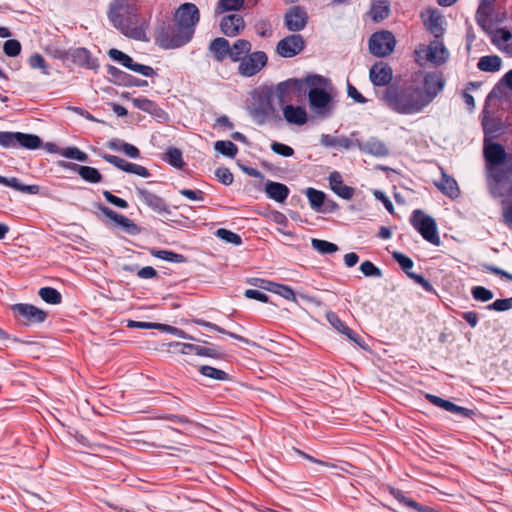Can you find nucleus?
<instances>
[{"label":"nucleus","mask_w":512,"mask_h":512,"mask_svg":"<svg viewBox=\"0 0 512 512\" xmlns=\"http://www.w3.org/2000/svg\"><path fill=\"white\" fill-rule=\"evenodd\" d=\"M379 99L393 112L400 115H415L427 107V100L421 92V83L404 80L389 85Z\"/></svg>","instance_id":"1"},{"label":"nucleus","mask_w":512,"mask_h":512,"mask_svg":"<svg viewBox=\"0 0 512 512\" xmlns=\"http://www.w3.org/2000/svg\"><path fill=\"white\" fill-rule=\"evenodd\" d=\"M107 15L112 25L125 36L135 40L145 39L139 9L133 0H112Z\"/></svg>","instance_id":"2"},{"label":"nucleus","mask_w":512,"mask_h":512,"mask_svg":"<svg viewBox=\"0 0 512 512\" xmlns=\"http://www.w3.org/2000/svg\"><path fill=\"white\" fill-rule=\"evenodd\" d=\"M483 154L486 162V175L490 192L494 197H501L504 195L502 186L507 181V171L499 166L509 156L505 148L496 142L485 143Z\"/></svg>","instance_id":"3"},{"label":"nucleus","mask_w":512,"mask_h":512,"mask_svg":"<svg viewBox=\"0 0 512 512\" xmlns=\"http://www.w3.org/2000/svg\"><path fill=\"white\" fill-rule=\"evenodd\" d=\"M324 82V77L320 75H309L305 79H288L282 81L273 88V97L277 98L280 105L293 100V94L301 93L303 86L320 85Z\"/></svg>","instance_id":"4"},{"label":"nucleus","mask_w":512,"mask_h":512,"mask_svg":"<svg viewBox=\"0 0 512 512\" xmlns=\"http://www.w3.org/2000/svg\"><path fill=\"white\" fill-rule=\"evenodd\" d=\"M193 35L174 22L173 25L164 24L158 29L155 42L160 48L175 49L187 44Z\"/></svg>","instance_id":"5"},{"label":"nucleus","mask_w":512,"mask_h":512,"mask_svg":"<svg viewBox=\"0 0 512 512\" xmlns=\"http://www.w3.org/2000/svg\"><path fill=\"white\" fill-rule=\"evenodd\" d=\"M273 88H266L254 97L250 115L258 125L265 124L275 116V107L272 103Z\"/></svg>","instance_id":"6"},{"label":"nucleus","mask_w":512,"mask_h":512,"mask_svg":"<svg viewBox=\"0 0 512 512\" xmlns=\"http://www.w3.org/2000/svg\"><path fill=\"white\" fill-rule=\"evenodd\" d=\"M410 224L429 243L436 246L441 244L437 224L432 216L426 215L421 209H416L412 212Z\"/></svg>","instance_id":"7"},{"label":"nucleus","mask_w":512,"mask_h":512,"mask_svg":"<svg viewBox=\"0 0 512 512\" xmlns=\"http://www.w3.org/2000/svg\"><path fill=\"white\" fill-rule=\"evenodd\" d=\"M326 82L320 85L310 86L308 91V102L310 109L319 117L326 118L331 115L333 110V98L332 95L327 92L324 88L320 87Z\"/></svg>","instance_id":"8"},{"label":"nucleus","mask_w":512,"mask_h":512,"mask_svg":"<svg viewBox=\"0 0 512 512\" xmlns=\"http://www.w3.org/2000/svg\"><path fill=\"white\" fill-rule=\"evenodd\" d=\"M396 45V39L392 32L382 30L373 33L369 38V51L376 57L390 55Z\"/></svg>","instance_id":"9"},{"label":"nucleus","mask_w":512,"mask_h":512,"mask_svg":"<svg viewBox=\"0 0 512 512\" xmlns=\"http://www.w3.org/2000/svg\"><path fill=\"white\" fill-rule=\"evenodd\" d=\"M237 73L242 77H253L258 74L268 63V56L264 51L249 52L238 62Z\"/></svg>","instance_id":"10"},{"label":"nucleus","mask_w":512,"mask_h":512,"mask_svg":"<svg viewBox=\"0 0 512 512\" xmlns=\"http://www.w3.org/2000/svg\"><path fill=\"white\" fill-rule=\"evenodd\" d=\"M11 310L16 319L20 320L23 325H34L43 323L48 314L46 311L26 303H17L12 305Z\"/></svg>","instance_id":"11"},{"label":"nucleus","mask_w":512,"mask_h":512,"mask_svg":"<svg viewBox=\"0 0 512 512\" xmlns=\"http://www.w3.org/2000/svg\"><path fill=\"white\" fill-rule=\"evenodd\" d=\"M200 21V12L193 3L181 4L174 14V22L181 28L194 34L196 25Z\"/></svg>","instance_id":"12"},{"label":"nucleus","mask_w":512,"mask_h":512,"mask_svg":"<svg viewBox=\"0 0 512 512\" xmlns=\"http://www.w3.org/2000/svg\"><path fill=\"white\" fill-rule=\"evenodd\" d=\"M420 17L426 30L435 38L443 36L445 32L444 17L438 9L428 7L420 13Z\"/></svg>","instance_id":"13"},{"label":"nucleus","mask_w":512,"mask_h":512,"mask_svg":"<svg viewBox=\"0 0 512 512\" xmlns=\"http://www.w3.org/2000/svg\"><path fill=\"white\" fill-rule=\"evenodd\" d=\"M305 48V41L300 34H291L281 39L276 46V52L283 58H292Z\"/></svg>","instance_id":"14"},{"label":"nucleus","mask_w":512,"mask_h":512,"mask_svg":"<svg viewBox=\"0 0 512 512\" xmlns=\"http://www.w3.org/2000/svg\"><path fill=\"white\" fill-rule=\"evenodd\" d=\"M100 156L105 162L124 172L135 174L143 178H147L151 175L146 167L136 163L128 162L119 156L107 153L101 154Z\"/></svg>","instance_id":"15"},{"label":"nucleus","mask_w":512,"mask_h":512,"mask_svg":"<svg viewBox=\"0 0 512 512\" xmlns=\"http://www.w3.org/2000/svg\"><path fill=\"white\" fill-rule=\"evenodd\" d=\"M307 22L308 15L301 6H293L284 14V25L288 31H301L306 27Z\"/></svg>","instance_id":"16"},{"label":"nucleus","mask_w":512,"mask_h":512,"mask_svg":"<svg viewBox=\"0 0 512 512\" xmlns=\"http://www.w3.org/2000/svg\"><path fill=\"white\" fill-rule=\"evenodd\" d=\"M369 78L374 86L387 88L393 78L392 68L385 62H377L370 68Z\"/></svg>","instance_id":"17"},{"label":"nucleus","mask_w":512,"mask_h":512,"mask_svg":"<svg viewBox=\"0 0 512 512\" xmlns=\"http://www.w3.org/2000/svg\"><path fill=\"white\" fill-rule=\"evenodd\" d=\"M445 81L436 73H427L424 77V86H421L422 95L427 100V106L442 91Z\"/></svg>","instance_id":"18"},{"label":"nucleus","mask_w":512,"mask_h":512,"mask_svg":"<svg viewBox=\"0 0 512 512\" xmlns=\"http://www.w3.org/2000/svg\"><path fill=\"white\" fill-rule=\"evenodd\" d=\"M98 209L101 211L103 215H105L107 218L113 220L117 225L121 226L124 231H126L130 235H137L140 233L141 229L140 227L135 224L131 219L128 217L118 214L111 208L104 206L100 204L98 206Z\"/></svg>","instance_id":"19"},{"label":"nucleus","mask_w":512,"mask_h":512,"mask_svg":"<svg viewBox=\"0 0 512 512\" xmlns=\"http://www.w3.org/2000/svg\"><path fill=\"white\" fill-rule=\"evenodd\" d=\"M244 18L239 14H228L220 21V30L227 37H236L245 29Z\"/></svg>","instance_id":"20"},{"label":"nucleus","mask_w":512,"mask_h":512,"mask_svg":"<svg viewBox=\"0 0 512 512\" xmlns=\"http://www.w3.org/2000/svg\"><path fill=\"white\" fill-rule=\"evenodd\" d=\"M426 399L433 405L440 407L448 412L459 415L464 418H472L475 415V412L471 409L458 406L453 402L443 399L439 396L433 394H426Z\"/></svg>","instance_id":"21"},{"label":"nucleus","mask_w":512,"mask_h":512,"mask_svg":"<svg viewBox=\"0 0 512 512\" xmlns=\"http://www.w3.org/2000/svg\"><path fill=\"white\" fill-rule=\"evenodd\" d=\"M136 193L139 200L154 212L158 214L170 213L165 201L158 195L142 188H138Z\"/></svg>","instance_id":"22"},{"label":"nucleus","mask_w":512,"mask_h":512,"mask_svg":"<svg viewBox=\"0 0 512 512\" xmlns=\"http://www.w3.org/2000/svg\"><path fill=\"white\" fill-rule=\"evenodd\" d=\"M329 185L331 190L340 198L350 200L354 196V188L343 183L342 176L339 172H331L329 177Z\"/></svg>","instance_id":"23"},{"label":"nucleus","mask_w":512,"mask_h":512,"mask_svg":"<svg viewBox=\"0 0 512 512\" xmlns=\"http://www.w3.org/2000/svg\"><path fill=\"white\" fill-rule=\"evenodd\" d=\"M441 179L435 181V186L447 197L455 199L460 194V189L457 181L450 175H448L443 168H440Z\"/></svg>","instance_id":"24"},{"label":"nucleus","mask_w":512,"mask_h":512,"mask_svg":"<svg viewBox=\"0 0 512 512\" xmlns=\"http://www.w3.org/2000/svg\"><path fill=\"white\" fill-rule=\"evenodd\" d=\"M230 42L224 37H217L213 39L208 45V53L214 61L222 63L226 58H229Z\"/></svg>","instance_id":"25"},{"label":"nucleus","mask_w":512,"mask_h":512,"mask_svg":"<svg viewBox=\"0 0 512 512\" xmlns=\"http://www.w3.org/2000/svg\"><path fill=\"white\" fill-rule=\"evenodd\" d=\"M449 52L439 38L431 41L427 47V59L436 64L441 65L448 59Z\"/></svg>","instance_id":"26"},{"label":"nucleus","mask_w":512,"mask_h":512,"mask_svg":"<svg viewBox=\"0 0 512 512\" xmlns=\"http://www.w3.org/2000/svg\"><path fill=\"white\" fill-rule=\"evenodd\" d=\"M356 146L364 153L371 154L377 157H383L388 155V149L386 145L377 138H370L367 141H355Z\"/></svg>","instance_id":"27"},{"label":"nucleus","mask_w":512,"mask_h":512,"mask_svg":"<svg viewBox=\"0 0 512 512\" xmlns=\"http://www.w3.org/2000/svg\"><path fill=\"white\" fill-rule=\"evenodd\" d=\"M283 116L290 124L302 126L307 123L308 115L304 107L287 104L283 107Z\"/></svg>","instance_id":"28"},{"label":"nucleus","mask_w":512,"mask_h":512,"mask_svg":"<svg viewBox=\"0 0 512 512\" xmlns=\"http://www.w3.org/2000/svg\"><path fill=\"white\" fill-rule=\"evenodd\" d=\"M326 319L329 324L338 332L346 335L353 342L360 344L361 337L349 328L336 313L329 311L326 313Z\"/></svg>","instance_id":"29"},{"label":"nucleus","mask_w":512,"mask_h":512,"mask_svg":"<svg viewBox=\"0 0 512 512\" xmlns=\"http://www.w3.org/2000/svg\"><path fill=\"white\" fill-rule=\"evenodd\" d=\"M264 191L270 199L279 203H283L290 193L289 188L285 184L274 181H267Z\"/></svg>","instance_id":"30"},{"label":"nucleus","mask_w":512,"mask_h":512,"mask_svg":"<svg viewBox=\"0 0 512 512\" xmlns=\"http://www.w3.org/2000/svg\"><path fill=\"white\" fill-rule=\"evenodd\" d=\"M106 147L112 151L122 152L126 156L132 159H138L140 157L139 149L127 142H124L121 139L114 138L106 142Z\"/></svg>","instance_id":"31"},{"label":"nucleus","mask_w":512,"mask_h":512,"mask_svg":"<svg viewBox=\"0 0 512 512\" xmlns=\"http://www.w3.org/2000/svg\"><path fill=\"white\" fill-rule=\"evenodd\" d=\"M252 284L258 285L260 288H264V289L273 291L287 300H295L296 299L293 289L289 286L275 284L270 281H266V280H262V279H255V282H253Z\"/></svg>","instance_id":"32"},{"label":"nucleus","mask_w":512,"mask_h":512,"mask_svg":"<svg viewBox=\"0 0 512 512\" xmlns=\"http://www.w3.org/2000/svg\"><path fill=\"white\" fill-rule=\"evenodd\" d=\"M65 166L77 171L79 176L88 183H100L103 179L101 173L94 167L81 166L75 163H68Z\"/></svg>","instance_id":"33"},{"label":"nucleus","mask_w":512,"mask_h":512,"mask_svg":"<svg viewBox=\"0 0 512 512\" xmlns=\"http://www.w3.org/2000/svg\"><path fill=\"white\" fill-rule=\"evenodd\" d=\"M252 44L246 39H237L233 45L229 46V59L232 62L241 61L249 52H251Z\"/></svg>","instance_id":"34"},{"label":"nucleus","mask_w":512,"mask_h":512,"mask_svg":"<svg viewBox=\"0 0 512 512\" xmlns=\"http://www.w3.org/2000/svg\"><path fill=\"white\" fill-rule=\"evenodd\" d=\"M305 195L307 196L310 206L314 211L323 212V207L326 200V195L324 192L309 187L305 190Z\"/></svg>","instance_id":"35"},{"label":"nucleus","mask_w":512,"mask_h":512,"mask_svg":"<svg viewBox=\"0 0 512 512\" xmlns=\"http://www.w3.org/2000/svg\"><path fill=\"white\" fill-rule=\"evenodd\" d=\"M74 60L83 67L88 69H97V59L92 57L90 51L86 48H78L73 54Z\"/></svg>","instance_id":"36"},{"label":"nucleus","mask_w":512,"mask_h":512,"mask_svg":"<svg viewBox=\"0 0 512 512\" xmlns=\"http://www.w3.org/2000/svg\"><path fill=\"white\" fill-rule=\"evenodd\" d=\"M502 59L498 55H487L479 59L477 67L484 72H497L500 70Z\"/></svg>","instance_id":"37"},{"label":"nucleus","mask_w":512,"mask_h":512,"mask_svg":"<svg viewBox=\"0 0 512 512\" xmlns=\"http://www.w3.org/2000/svg\"><path fill=\"white\" fill-rule=\"evenodd\" d=\"M42 145V140L39 136L34 134H26L22 132H18V140L17 147L26 148L29 150H35L40 148Z\"/></svg>","instance_id":"38"},{"label":"nucleus","mask_w":512,"mask_h":512,"mask_svg":"<svg viewBox=\"0 0 512 512\" xmlns=\"http://www.w3.org/2000/svg\"><path fill=\"white\" fill-rule=\"evenodd\" d=\"M390 6L386 0H377L372 4L370 14L374 21H382L389 16Z\"/></svg>","instance_id":"39"},{"label":"nucleus","mask_w":512,"mask_h":512,"mask_svg":"<svg viewBox=\"0 0 512 512\" xmlns=\"http://www.w3.org/2000/svg\"><path fill=\"white\" fill-rule=\"evenodd\" d=\"M199 373L207 378L225 382L230 380V376L225 371L209 366V365H201L199 367Z\"/></svg>","instance_id":"40"},{"label":"nucleus","mask_w":512,"mask_h":512,"mask_svg":"<svg viewBox=\"0 0 512 512\" xmlns=\"http://www.w3.org/2000/svg\"><path fill=\"white\" fill-rule=\"evenodd\" d=\"M150 254L158 259L172 263H183L186 261L184 255L169 250L151 249Z\"/></svg>","instance_id":"41"},{"label":"nucleus","mask_w":512,"mask_h":512,"mask_svg":"<svg viewBox=\"0 0 512 512\" xmlns=\"http://www.w3.org/2000/svg\"><path fill=\"white\" fill-rule=\"evenodd\" d=\"M38 294L48 304L57 305L62 302V295L55 288L43 287L39 290Z\"/></svg>","instance_id":"42"},{"label":"nucleus","mask_w":512,"mask_h":512,"mask_svg":"<svg viewBox=\"0 0 512 512\" xmlns=\"http://www.w3.org/2000/svg\"><path fill=\"white\" fill-rule=\"evenodd\" d=\"M245 0H219L215 9L216 14L228 11H238L243 8Z\"/></svg>","instance_id":"43"},{"label":"nucleus","mask_w":512,"mask_h":512,"mask_svg":"<svg viewBox=\"0 0 512 512\" xmlns=\"http://www.w3.org/2000/svg\"><path fill=\"white\" fill-rule=\"evenodd\" d=\"M214 148L217 152L229 158H235L238 153V147L229 140H220L215 142Z\"/></svg>","instance_id":"44"},{"label":"nucleus","mask_w":512,"mask_h":512,"mask_svg":"<svg viewBox=\"0 0 512 512\" xmlns=\"http://www.w3.org/2000/svg\"><path fill=\"white\" fill-rule=\"evenodd\" d=\"M108 74L112 81L117 85L126 86L128 81H132L133 79L132 75L120 70L115 66L108 67Z\"/></svg>","instance_id":"45"},{"label":"nucleus","mask_w":512,"mask_h":512,"mask_svg":"<svg viewBox=\"0 0 512 512\" xmlns=\"http://www.w3.org/2000/svg\"><path fill=\"white\" fill-rule=\"evenodd\" d=\"M195 323L197 325L209 328V329L217 331L219 333L226 334V335L230 336L231 338H234V339L239 340L241 342L248 343V340L246 338H244L243 336L235 334V333H232V332H229V331L225 330L224 328L220 327L219 325H217L215 323H212V322H209V321H206V320H196Z\"/></svg>","instance_id":"46"},{"label":"nucleus","mask_w":512,"mask_h":512,"mask_svg":"<svg viewBox=\"0 0 512 512\" xmlns=\"http://www.w3.org/2000/svg\"><path fill=\"white\" fill-rule=\"evenodd\" d=\"M164 160L176 168H182L185 164L183 161L182 152L179 149L172 147L166 150Z\"/></svg>","instance_id":"47"},{"label":"nucleus","mask_w":512,"mask_h":512,"mask_svg":"<svg viewBox=\"0 0 512 512\" xmlns=\"http://www.w3.org/2000/svg\"><path fill=\"white\" fill-rule=\"evenodd\" d=\"M311 245L313 249H315L321 254H332L338 251V246L336 244L328 242L326 240L313 238L311 240Z\"/></svg>","instance_id":"48"},{"label":"nucleus","mask_w":512,"mask_h":512,"mask_svg":"<svg viewBox=\"0 0 512 512\" xmlns=\"http://www.w3.org/2000/svg\"><path fill=\"white\" fill-rule=\"evenodd\" d=\"M5 186H9L16 189L17 191L27 192L30 194H36L39 191V187L37 185H23L16 177L6 178Z\"/></svg>","instance_id":"49"},{"label":"nucleus","mask_w":512,"mask_h":512,"mask_svg":"<svg viewBox=\"0 0 512 512\" xmlns=\"http://www.w3.org/2000/svg\"><path fill=\"white\" fill-rule=\"evenodd\" d=\"M215 235L219 239H221V240H223V241H225L227 243H231V244H234L236 246H239V245L242 244V238H241L240 235H238V234H236V233H234V232H232L230 230H227L225 228L217 229L216 232H215Z\"/></svg>","instance_id":"50"},{"label":"nucleus","mask_w":512,"mask_h":512,"mask_svg":"<svg viewBox=\"0 0 512 512\" xmlns=\"http://www.w3.org/2000/svg\"><path fill=\"white\" fill-rule=\"evenodd\" d=\"M59 153L65 158L75 159L80 162H86L88 160V155L77 147H66L60 149Z\"/></svg>","instance_id":"51"},{"label":"nucleus","mask_w":512,"mask_h":512,"mask_svg":"<svg viewBox=\"0 0 512 512\" xmlns=\"http://www.w3.org/2000/svg\"><path fill=\"white\" fill-rule=\"evenodd\" d=\"M108 55L114 61L119 62L121 65H123L124 67H126L128 69H131V67L134 63V60L132 57H130L129 55H127L124 52H122L118 49H115V48L110 49L108 52Z\"/></svg>","instance_id":"52"},{"label":"nucleus","mask_w":512,"mask_h":512,"mask_svg":"<svg viewBox=\"0 0 512 512\" xmlns=\"http://www.w3.org/2000/svg\"><path fill=\"white\" fill-rule=\"evenodd\" d=\"M394 260L400 265L402 270L406 273V275L409 277V274L413 273L411 269L414 266L413 260L406 256L405 254L401 252H394L393 253Z\"/></svg>","instance_id":"53"},{"label":"nucleus","mask_w":512,"mask_h":512,"mask_svg":"<svg viewBox=\"0 0 512 512\" xmlns=\"http://www.w3.org/2000/svg\"><path fill=\"white\" fill-rule=\"evenodd\" d=\"M389 493L401 504L411 509L417 506V502L405 495V493L397 488L389 487Z\"/></svg>","instance_id":"54"},{"label":"nucleus","mask_w":512,"mask_h":512,"mask_svg":"<svg viewBox=\"0 0 512 512\" xmlns=\"http://www.w3.org/2000/svg\"><path fill=\"white\" fill-rule=\"evenodd\" d=\"M132 104L135 108L144 112L153 113L157 107L156 103L148 98H133Z\"/></svg>","instance_id":"55"},{"label":"nucleus","mask_w":512,"mask_h":512,"mask_svg":"<svg viewBox=\"0 0 512 512\" xmlns=\"http://www.w3.org/2000/svg\"><path fill=\"white\" fill-rule=\"evenodd\" d=\"M198 356L223 359L224 353L217 347L214 346H201L199 345Z\"/></svg>","instance_id":"56"},{"label":"nucleus","mask_w":512,"mask_h":512,"mask_svg":"<svg viewBox=\"0 0 512 512\" xmlns=\"http://www.w3.org/2000/svg\"><path fill=\"white\" fill-rule=\"evenodd\" d=\"M359 269L366 277L380 278L382 276V271L369 260L362 262Z\"/></svg>","instance_id":"57"},{"label":"nucleus","mask_w":512,"mask_h":512,"mask_svg":"<svg viewBox=\"0 0 512 512\" xmlns=\"http://www.w3.org/2000/svg\"><path fill=\"white\" fill-rule=\"evenodd\" d=\"M18 132H0V146L4 148L17 147Z\"/></svg>","instance_id":"58"},{"label":"nucleus","mask_w":512,"mask_h":512,"mask_svg":"<svg viewBox=\"0 0 512 512\" xmlns=\"http://www.w3.org/2000/svg\"><path fill=\"white\" fill-rule=\"evenodd\" d=\"M3 51L9 57H15L21 52V44L16 39H9L4 42Z\"/></svg>","instance_id":"59"},{"label":"nucleus","mask_w":512,"mask_h":512,"mask_svg":"<svg viewBox=\"0 0 512 512\" xmlns=\"http://www.w3.org/2000/svg\"><path fill=\"white\" fill-rule=\"evenodd\" d=\"M471 293L475 300L481 302H487L493 298V293L483 286L473 287Z\"/></svg>","instance_id":"60"},{"label":"nucleus","mask_w":512,"mask_h":512,"mask_svg":"<svg viewBox=\"0 0 512 512\" xmlns=\"http://www.w3.org/2000/svg\"><path fill=\"white\" fill-rule=\"evenodd\" d=\"M491 5V0H481V3L479 5V8L477 10V23L479 26H481L483 29H486V23H487V8Z\"/></svg>","instance_id":"61"},{"label":"nucleus","mask_w":512,"mask_h":512,"mask_svg":"<svg viewBox=\"0 0 512 512\" xmlns=\"http://www.w3.org/2000/svg\"><path fill=\"white\" fill-rule=\"evenodd\" d=\"M169 347L177 349L182 354H195L198 355L199 345L181 342H171Z\"/></svg>","instance_id":"62"},{"label":"nucleus","mask_w":512,"mask_h":512,"mask_svg":"<svg viewBox=\"0 0 512 512\" xmlns=\"http://www.w3.org/2000/svg\"><path fill=\"white\" fill-rule=\"evenodd\" d=\"M255 29L257 34L262 38H269L273 34V29L268 20L261 19L256 22Z\"/></svg>","instance_id":"63"},{"label":"nucleus","mask_w":512,"mask_h":512,"mask_svg":"<svg viewBox=\"0 0 512 512\" xmlns=\"http://www.w3.org/2000/svg\"><path fill=\"white\" fill-rule=\"evenodd\" d=\"M215 176L224 185L229 186L233 183L234 177L231 171L226 167H219L215 170Z\"/></svg>","instance_id":"64"}]
</instances>
